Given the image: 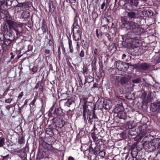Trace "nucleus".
I'll return each mask as SVG.
<instances>
[{"mask_svg": "<svg viewBox=\"0 0 160 160\" xmlns=\"http://www.w3.org/2000/svg\"><path fill=\"white\" fill-rule=\"evenodd\" d=\"M98 51L97 49L95 48L94 50V54L96 55L98 54Z\"/></svg>", "mask_w": 160, "mask_h": 160, "instance_id": "50", "label": "nucleus"}, {"mask_svg": "<svg viewBox=\"0 0 160 160\" xmlns=\"http://www.w3.org/2000/svg\"><path fill=\"white\" fill-rule=\"evenodd\" d=\"M147 132L146 129L143 130V131L141 132L140 134L139 135L141 138H142L144 137V136L146 134Z\"/></svg>", "mask_w": 160, "mask_h": 160, "instance_id": "29", "label": "nucleus"}, {"mask_svg": "<svg viewBox=\"0 0 160 160\" xmlns=\"http://www.w3.org/2000/svg\"><path fill=\"white\" fill-rule=\"evenodd\" d=\"M72 29L73 32H82L81 29L79 25L74 23L72 26Z\"/></svg>", "mask_w": 160, "mask_h": 160, "instance_id": "10", "label": "nucleus"}, {"mask_svg": "<svg viewBox=\"0 0 160 160\" xmlns=\"http://www.w3.org/2000/svg\"><path fill=\"white\" fill-rule=\"evenodd\" d=\"M69 2L71 3H75L76 1V0H69Z\"/></svg>", "mask_w": 160, "mask_h": 160, "instance_id": "57", "label": "nucleus"}, {"mask_svg": "<svg viewBox=\"0 0 160 160\" xmlns=\"http://www.w3.org/2000/svg\"><path fill=\"white\" fill-rule=\"evenodd\" d=\"M53 138H51L50 141H48L47 143L50 147V150H52L53 149V148L52 147V145L54 144V142L53 141Z\"/></svg>", "mask_w": 160, "mask_h": 160, "instance_id": "23", "label": "nucleus"}, {"mask_svg": "<svg viewBox=\"0 0 160 160\" xmlns=\"http://www.w3.org/2000/svg\"><path fill=\"white\" fill-rule=\"evenodd\" d=\"M138 153V150L137 149H132L131 152L132 156L134 158H136Z\"/></svg>", "mask_w": 160, "mask_h": 160, "instance_id": "19", "label": "nucleus"}, {"mask_svg": "<svg viewBox=\"0 0 160 160\" xmlns=\"http://www.w3.org/2000/svg\"><path fill=\"white\" fill-rule=\"evenodd\" d=\"M8 32L6 34L0 33V35L3 37L4 39L13 41L16 38L13 32L11 31H10L9 32L8 31Z\"/></svg>", "mask_w": 160, "mask_h": 160, "instance_id": "7", "label": "nucleus"}, {"mask_svg": "<svg viewBox=\"0 0 160 160\" xmlns=\"http://www.w3.org/2000/svg\"><path fill=\"white\" fill-rule=\"evenodd\" d=\"M68 95L66 93H64L61 94V98L63 99H65L67 97Z\"/></svg>", "mask_w": 160, "mask_h": 160, "instance_id": "37", "label": "nucleus"}, {"mask_svg": "<svg viewBox=\"0 0 160 160\" xmlns=\"http://www.w3.org/2000/svg\"><path fill=\"white\" fill-rule=\"evenodd\" d=\"M7 24L9 26L10 29H13L16 32V35L20 33V32L18 28V27H21L22 25L21 23H17L16 22L11 20H8L7 22Z\"/></svg>", "mask_w": 160, "mask_h": 160, "instance_id": "2", "label": "nucleus"}, {"mask_svg": "<svg viewBox=\"0 0 160 160\" xmlns=\"http://www.w3.org/2000/svg\"><path fill=\"white\" fill-rule=\"evenodd\" d=\"M49 11L50 12H53L55 9V7H54L52 4H49Z\"/></svg>", "mask_w": 160, "mask_h": 160, "instance_id": "22", "label": "nucleus"}, {"mask_svg": "<svg viewBox=\"0 0 160 160\" xmlns=\"http://www.w3.org/2000/svg\"><path fill=\"white\" fill-rule=\"evenodd\" d=\"M157 138L155 139L150 142V144L151 146L153 147L152 149H155L156 147L157 146Z\"/></svg>", "mask_w": 160, "mask_h": 160, "instance_id": "18", "label": "nucleus"}, {"mask_svg": "<svg viewBox=\"0 0 160 160\" xmlns=\"http://www.w3.org/2000/svg\"><path fill=\"white\" fill-rule=\"evenodd\" d=\"M53 119L55 120L56 121L55 122L57 123V125H58L59 126L62 127L65 124L64 121L62 119L55 118H53Z\"/></svg>", "mask_w": 160, "mask_h": 160, "instance_id": "11", "label": "nucleus"}, {"mask_svg": "<svg viewBox=\"0 0 160 160\" xmlns=\"http://www.w3.org/2000/svg\"><path fill=\"white\" fill-rule=\"evenodd\" d=\"M157 149L160 150V138H157Z\"/></svg>", "mask_w": 160, "mask_h": 160, "instance_id": "38", "label": "nucleus"}, {"mask_svg": "<svg viewBox=\"0 0 160 160\" xmlns=\"http://www.w3.org/2000/svg\"><path fill=\"white\" fill-rule=\"evenodd\" d=\"M110 106L106 102H104V103L103 104V108H105L106 109H108L110 108Z\"/></svg>", "mask_w": 160, "mask_h": 160, "instance_id": "33", "label": "nucleus"}, {"mask_svg": "<svg viewBox=\"0 0 160 160\" xmlns=\"http://www.w3.org/2000/svg\"><path fill=\"white\" fill-rule=\"evenodd\" d=\"M12 100V99L11 98H9L7 99H6L5 101V102L7 103H10Z\"/></svg>", "mask_w": 160, "mask_h": 160, "instance_id": "41", "label": "nucleus"}, {"mask_svg": "<svg viewBox=\"0 0 160 160\" xmlns=\"http://www.w3.org/2000/svg\"><path fill=\"white\" fill-rule=\"evenodd\" d=\"M30 15V12H23L22 15V18L26 19L28 18Z\"/></svg>", "mask_w": 160, "mask_h": 160, "instance_id": "20", "label": "nucleus"}, {"mask_svg": "<svg viewBox=\"0 0 160 160\" xmlns=\"http://www.w3.org/2000/svg\"><path fill=\"white\" fill-rule=\"evenodd\" d=\"M96 34H97V37L98 38H99V34L98 33V30H96Z\"/></svg>", "mask_w": 160, "mask_h": 160, "instance_id": "62", "label": "nucleus"}, {"mask_svg": "<svg viewBox=\"0 0 160 160\" xmlns=\"http://www.w3.org/2000/svg\"><path fill=\"white\" fill-rule=\"evenodd\" d=\"M84 54H85V52H84V51L83 50H82L80 51V52L79 54V56H80V57L83 58L84 56Z\"/></svg>", "mask_w": 160, "mask_h": 160, "instance_id": "36", "label": "nucleus"}, {"mask_svg": "<svg viewBox=\"0 0 160 160\" xmlns=\"http://www.w3.org/2000/svg\"><path fill=\"white\" fill-rule=\"evenodd\" d=\"M53 108H54L53 106H52V107L49 110V112H51L52 111Z\"/></svg>", "mask_w": 160, "mask_h": 160, "instance_id": "56", "label": "nucleus"}, {"mask_svg": "<svg viewBox=\"0 0 160 160\" xmlns=\"http://www.w3.org/2000/svg\"><path fill=\"white\" fill-rule=\"evenodd\" d=\"M93 114L94 117H93V118L95 119L96 118V116L95 115V113H94V111H93Z\"/></svg>", "mask_w": 160, "mask_h": 160, "instance_id": "60", "label": "nucleus"}, {"mask_svg": "<svg viewBox=\"0 0 160 160\" xmlns=\"http://www.w3.org/2000/svg\"><path fill=\"white\" fill-rule=\"evenodd\" d=\"M77 49H78V48L79 47V46L78 42H77Z\"/></svg>", "mask_w": 160, "mask_h": 160, "instance_id": "63", "label": "nucleus"}, {"mask_svg": "<svg viewBox=\"0 0 160 160\" xmlns=\"http://www.w3.org/2000/svg\"><path fill=\"white\" fill-rule=\"evenodd\" d=\"M93 112H90L87 115V118L88 121L90 122H92L93 119V117H94Z\"/></svg>", "mask_w": 160, "mask_h": 160, "instance_id": "16", "label": "nucleus"}, {"mask_svg": "<svg viewBox=\"0 0 160 160\" xmlns=\"http://www.w3.org/2000/svg\"><path fill=\"white\" fill-rule=\"evenodd\" d=\"M126 55L125 54H123L122 55V59H124L126 57Z\"/></svg>", "mask_w": 160, "mask_h": 160, "instance_id": "61", "label": "nucleus"}, {"mask_svg": "<svg viewBox=\"0 0 160 160\" xmlns=\"http://www.w3.org/2000/svg\"><path fill=\"white\" fill-rule=\"evenodd\" d=\"M68 160H74V158L72 157H69L68 158Z\"/></svg>", "mask_w": 160, "mask_h": 160, "instance_id": "55", "label": "nucleus"}, {"mask_svg": "<svg viewBox=\"0 0 160 160\" xmlns=\"http://www.w3.org/2000/svg\"><path fill=\"white\" fill-rule=\"evenodd\" d=\"M160 101L158 102L151 103L150 106V110L153 112H156L157 114L160 113Z\"/></svg>", "mask_w": 160, "mask_h": 160, "instance_id": "6", "label": "nucleus"}, {"mask_svg": "<svg viewBox=\"0 0 160 160\" xmlns=\"http://www.w3.org/2000/svg\"><path fill=\"white\" fill-rule=\"evenodd\" d=\"M47 26L45 24L44 22H42L41 28L42 30L43 33L45 32L46 31Z\"/></svg>", "mask_w": 160, "mask_h": 160, "instance_id": "27", "label": "nucleus"}, {"mask_svg": "<svg viewBox=\"0 0 160 160\" xmlns=\"http://www.w3.org/2000/svg\"><path fill=\"white\" fill-rule=\"evenodd\" d=\"M139 4V1L138 0H130L129 3H125L124 6L127 10H131L134 7H137Z\"/></svg>", "mask_w": 160, "mask_h": 160, "instance_id": "4", "label": "nucleus"}, {"mask_svg": "<svg viewBox=\"0 0 160 160\" xmlns=\"http://www.w3.org/2000/svg\"><path fill=\"white\" fill-rule=\"evenodd\" d=\"M27 103H28L27 100H25L24 102V105H23V106L26 104Z\"/></svg>", "mask_w": 160, "mask_h": 160, "instance_id": "64", "label": "nucleus"}, {"mask_svg": "<svg viewBox=\"0 0 160 160\" xmlns=\"http://www.w3.org/2000/svg\"><path fill=\"white\" fill-rule=\"evenodd\" d=\"M137 15L136 13L133 11L128 12L127 14L128 18L130 19H135L137 17Z\"/></svg>", "mask_w": 160, "mask_h": 160, "instance_id": "13", "label": "nucleus"}, {"mask_svg": "<svg viewBox=\"0 0 160 160\" xmlns=\"http://www.w3.org/2000/svg\"><path fill=\"white\" fill-rule=\"evenodd\" d=\"M1 156L3 157V158L2 159V160H5L6 159H8V158L9 157V154H8L7 155L4 156Z\"/></svg>", "mask_w": 160, "mask_h": 160, "instance_id": "42", "label": "nucleus"}, {"mask_svg": "<svg viewBox=\"0 0 160 160\" xmlns=\"http://www.w3.org/2000/svg\"><path fill=\"white\" fill-rule=\"evenodd\" d=\"M132 78V76H129L128 77H127L126 75L124 77H121L118 81L121 84H124L126 83L129 80Z\"/></svg>", "mask_w": 160, "mask_h": 160, "instance_id": "8", "label": "nucleus"}, {"mask_svg": "<svg viewBox=\"0 0 160 160\" xmlns=\"http://www.w3.org/2000/svg\"><path fill=\"white\" fill-rule=\"evenodd\" d=\"M23 95V92H21L19 94V96H18V98H21L22 97V96Z\"/></svg>", "mask_w": 160, "mask_h": 160, "instance_id": "48", "label": "nucleus"}, {"mask_svg": "<svg viewBox=\"0 0 160 160\" xmlns=\"http://www.w3.org/2000/svg\"><path fill=\"white\" fill-rule=\"evenodd\" d=\"M118 117L121 119L125 120L126 118V114L123 112H119L118 114Z\"/></svg>", "mask_w": 160, "mask_h": 160, "instance_id": "15", "label": "nucleus"}, {"mask_svg": "<svg viewBox=\"0 0 160 160\" xmlns=\"http://www.w3.org/2000/svg\"><path fill=\"white\" fill-rule=\"evenodd\" d=\"M27 155L24 154L21 157V158L22 160H27Z\"/></svg>", "mask_w": 160, "mask_h": 160, "instance_id": "40", "label": "nucleus"}, {"mask_svg": "<svg viewBox=\"0 0 160 160\" xmlns=\"http://www.w3.org/2000/svg\"><path fill=\"white\" fill-rule=\"evenodd\" d=\"M36 101V100L35 99H34V100L31 102V104L32 105H34L35 102Z\"/></svg>", "mask_w": 160, "mask_h": 160, "instance_id": "53", "label": "nucleus"}, {"mask_svg": "<svg viewBox=\"0 0 160 160\" xmlns=\"http://www.w3.org/2000/svg\"><path fill=\"white\" fill-rule=\"evenodd\" d=\"M115 67L118 70L125 71L128 68L130 65L129 63L121 61L116 62L115 63Z\"/></svg>", "mask_w": 160, "mask_h": 160, "instance_id": "3", "label": "nucleus"}, {"mask_svg": "<svg viewBox=\"0 0 160 160\" xmlns=\"http://www.w3.org/2000/svg\"><path fill=\"white\" fill-rule=\"evenodd\" d=\"M68 44L69 45V52H70L72 53L73 52V49L72 45V41L71 40H68Z\"/></svg>", "mask_w": 160, "mask_h": 160, "instance_id": "21", "label": "nucleus"}, {"mask_svg": "<svg viewBox=\"0 0 160 160\" xmlns=\"http://www.w3.org/2000/svg\"><path fill=\"white\" fill-rule=\"evenodd\" d=\"M106 36L108 38L109 40H110L111 38L110 36L108 33H106L105 34Z\"/></svg>", "mask_w": 160, "mask_h": 160, "instance_id": "46", "label": "nucleus"}, {"mask_svg": "<svg viewBox=\"0 0 160 160\" xmlns=\"http://www.w3.org/2000/svg\"><path fill=\"white\" fill-rule=\"evenodd\" d=\"M7 46L3 42L2 44V47L3 50H5L6 49Z\"/></svg>", "mask_w": 160, "mask_h": 160, "instance_id": "44", "label": "nucleus"}, {"mask_svg": "<svg viewBox=\"0 0 160 160\" xmlns=\"http://www.w3.org/2000/svg\"><path fill=\"white\" fill-rule=\"evenodd\" d=\"M141 82V79L140 78H137L132 80V82L133 83H140Z\"/></svg>", "mask_w": 160, "mask_h": 160, "instance_id": "31", "label": "nucleus"}, {"mask_svg": "<svg viewBox=\"0 0 160 160\" xmlns=\"http://www.w3.org/2000/svg\"><path fill=\"white\" fill-rule=\"evenodd\" d=\"M134 48H131L128 49V52L129 54H130L132 55H134L135 54L134 52Z\"/></svg>", "mask_w": 160, "mask_h": 160, "instance_id": "32", "label": "nucleus"}, {"mask_svg": "<svg viewBox=\"0 0 160 160\" xmlns=\"http://www.w3.org/2000/svg\"><path fill=\"white\" fill-rule=\"evenodd\" d=\"M142 13L145 17H149L153 15V12L151 10L145 9L142 11Z\"/></svg>", "mask_w": 160, "mask_h": 160, "instance_id": "9", "label": "nucleus"}, {"mask_svg": "<svg viewBox=\"0 0 160 160\" xmlns=\"http://www.w3.org/2000/svg\"><path fill=\"white\" fill-rule=\"evenodd\" d=\"M153 94L152 92H149L148 95V100L150 102H152L153 99Z\"/></svg>", "mask_w": 160, "mask_h": 160, "instance_id": "24", "label": "nucleus"}, {"mask_svg": "<svg viewBox=\"0 0 160 160\" xmlns=\"http://www.w3.org/2000/svg\"><path fill=\"white\" fill-rule=\"evenodd\" d=\"M98 84L97 83H95L93 85V88H98Z\"/></svg>", "mask_w": 160, "mask_h": 160, "instance_id": "51", "label": "nucleus"}, {"mask_svg": "<svg viewBox=\"0 0 160 160\" xmlns=\"http://www.w3.org/2000/svg\"><path fill=\"white\" fill-rule=\"evenodd\" d=\"M3 39L4 41L3 42L6 46H7L9 45L11 43V41H10V40H9L4 39L3 38Z\"/></svg>", "mask_w": 160, "mask_h": 160, "instance_id": "26", "label": "nucleus"}, {"mask_svg": "<svg viewBox=\"0 0 160 160\" xmlns=\"http://www.w3.org/2000/svg\"><path fill=\"white\" fill-rule=\"evenodd\" d=\"M104 103V100L103 98H102L99 99L96 102V104L99 107H103V104Z\"/></svg>", "mask_w": 160, "mask_h": 160, "instance_id": "17", "label": "nucleus"}, {"mask_svg": "<svg viewBox=\"0 0 160 160\" xmlns=\"http://www.w3.org/2000/svg\"><path fill=\"white\" fill-rule=\"evenodd\" d=\"M61 110L58 108H55L53 112V114L60 115L61 114Z\"/></svg>", "mask_w": 160, "mask_h": 160, "instance_id": "25", "label": "nucleus"}, {"mask_svg": "<svg viewBox=\"0 0 160 160\" xmlns=\"http://www.w3.org/2000/svg\"><path fill=\"white\" fill-rule=\"evenodd\" d=\"M98 155L100 156L103 157L105 156V153L104 152L102 151L98 153Z\"/></svg>", "mask_w": 160, "mask_h": 160, "instance_id": "35", "label": "nucleus"}, {"mask_svg": "<svg viewBox=\"0 0 160 160\" xmlns=\"http://www.w3.org/2000/svg\"><path fill=\"white\" fill-rule=\"evenodd\" d=\"M2 29L4 32H8V29L7 28V26L6 25H4V26H2Z\"/></svg>", "mask_w": 160, "mask_h": 160, "instance_id": "34", "label": "nucleus"}, {"mask_svg": "<svg viewBox=\"0 0 160 160\" xmlns=\"http://www.w3.org/2000/svg\"><path fill=\"white\" fill-rule=\"evenodd\" d=\"M5 139L4 138H2L0 139V147H2L5 144Z\"/></svg>", "mask_w": 160, "mask_h": 160, "instance_id": "30", "label": "nucleus"}, {"mask_svg": "<svg viewBox=\"0 0 160 160\" xmlns=\"http://www.w3.org/2000/svg\"><path fill=\"white\" fill-rule=\"evenodd\" d=\"M91 136L94 140H95L96 139L97 137L95 135V134L94 133H91Z\"/></svg>", "mask_w": 160, "mask_h": 160, "instance_id": "39", "label": "nucleus"}, {"mask_svg": "<svg viewBox=\"0 0 160 160\" xmlns=\"http://www.w3.org/2000/svg\"><path fill=\"white\" fill-rule=\"evenodd\" d=\"M45 52L46 54H48L50 52V51L48 49H46L45 51Z\"/></svg>", "mask_w": 160, "mask_h": 160, "instance_id": "54", "label": "nucleus"}, {"mask_svg": "<svg viewBox=\"0 0 160 160\" xmlns=\"http://www.w3.org/2000/svg\"><path fill=\"white\" fill-rule=\"evenodd\" d=\"M121 20L123 27L131 33L139 35L141 34L143 32V29L139 27L137 23L132 21H128L125 17H122Z\"/></svg>", "mask_w": 160, "mask_h": 160, "instance_id": "1", "label": "nucleus"}, {"mask_svg": "<svg viewBox=\"0 0 160 160\" xmlns=\"http://www.w3.org/2000/svg\"><path fill=\"white\" fill-rule=\"evenodd\" d=\"M73 37L74 40L76 41L81 38L82 32H73Z\"/></svg>", "mask_w": 160, "mask_h": 160, "instance_id": "14", "label": "nucleus"}, {"mask_svg": "<svg viewBox=\"0 0 160 160\" xmlns=\"http://www.w3.org/2000/svg\"><path fill=\"white\" fill-rule=\"evenodd\" d=\"M24 138L22 136L20 137L18 140V142L20 144H22L24 143Z\"/></svg>", "mask_w": 160, "mask_h": 160, "instance_id": "28", "label": "nucleus"}, {"mask_svg": "<svg viewBox=\"0 0 160 160\" xmlns=\"http://www.w3.org/2000/svg\"><path fill=\"white\" fill-rule=\"evenodd\" d=\"M12 3L11 1L6 0V4L7 5H11Z\"/></svg>", "mask_w": 160, "mask_h": 160, "instance_id": "43", "label": "nucleus"}, {"mask_svg": "<svg viewBox=\"0 0 160 160\" xmlns=\"http://www.w3.org/2000/svg\"><path fill=\"white\" fill-rule=\"evenodd\" d=\"M74 102L73 101H69L68 102V107H70V106L72 104V102Z\"/></svg>", "mask_w": 160, "mask_h": 160, "instance_id": "47", "label": "nucleus"}, {"mask_svg": "<svg viewBox=\"0 0 160 160\" xmlns=\"http://www.w3.org/2000/svg\"><path fill=\"white\" fill-rule=\"evenodd\" d=\"M106 5L105 3V2H103L101 5V9H103Z\"/></svg>", "mask_w": 160, "mask_h": 160, "instance_id": "45", "label": "nucleus"}, {"mask_svg": "<svg viewBox=\"0 0 160 160\" xmlns=\"http://www.w3.org/2000/svg\"><path fill=\"white\" fill-rule=\"evenodd\" d=\"M3 5H0V9H1L3 11H4V9L2 8H3Z\"/></svg>", "mask_w": 160, "mask_h": 160, "instance_id": "58", "label": "nucleus"}, {"mask_svg": "<svg viewBox=\"0 0 160 160\" xmlns=\"http://www.w3.org/2000/svg\"><path fill=\"white\" fill-rule=\"evenodd\" d=\"M83 113L82 116L84 119V121L85 122L87 121V119L86 117V113L87 115L90 112L88 108V107H83L82 108Z\"/></svg>", "mask_w": 160, "mask_h": 160, "instance_id": "12", "label": "nucleus"}, {"mask_svg": "<svg viewBox=\"0 0 160 160\" xmlns=\"http://www.w3.org/2000/svg\"><path fill=\"white\" fill-rule=\"evenodd\" d=\"M134 158L132 157H132L128 158V157H127L126 158V160H134Z\"/></svg>", "mask_w": 160, "mask_h": 160, "instance_id": "49", "label": "nucleus"}, {"mask_svg": "<svg viewBox=\"0 0 160 160\" xmlns=\"http://www.w3.org/2000/svg\"><path fill=\"white\" fill-rule=\"evenodd\" d=\"M58 55L59 56L61 54L60 48L59 47H58Z\"/></svg>", "mask_w": 160, "mask_h": 160, "instance_id": "52", "label": "nucleus"}, {"mask_svg": "<svg viewBox=\"0 0 160 160\" xmlns=\"http://www.w3.org/2000/svg\"><path fill=\"white\" fill-rule=\"evenodd\" d=\"M132 66L139 70H147L149 68L150 65L148 63L144 62L141 64H134Z\"/></svg>", "mask_w": 160, "mask_h": 160, "instance_id": "5", "label": "nucleus"}, {"mask_svg": "<svg viewBox=\"0 0 160 160\" xmlns=\"http://www.w3.org/2000/svg\"><path fill=\"white\" fill-rule=\"evenodd\" d=\"M157 63H160V56L159 58H158L157 59Z\"/></svg>", "mask_w": 160, "mask_h": 160, "instance_id": "59", "label": "nucleus"}]
</instances>
